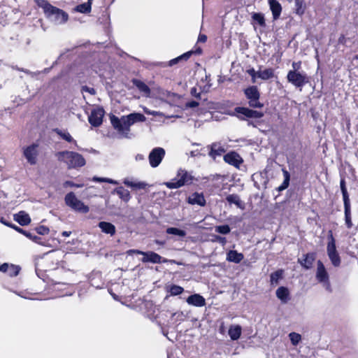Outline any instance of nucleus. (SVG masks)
<instances>
[{
    "mask_svg": "<svg viewBox=\"0 0 358 358\" xmlns=\"http://www.w3.org/2000/svg\"><path fill=\"white\" fill-rule=\"evenodd\" d=\"M146 117L141 113H132L128 115H123L120 118L115 115H110V121L113 128L123 137L128 138L130 127L136 122H145Z\"/></svg>",
    "mask_w": 358,
    "mask_h": 358,
    "instance_id": "obj_1",
    "label": "nucleus"
},
{
    "mask_svg": "<svg viewBox=\"0 0 358 358\" xmlns=\"http://www.w3.org/2000/svg\"><path fill=\"white\" fill-rule=\"evenodd\" d=\"M39 7L43 8L45 17L55 24H62L69 19V15L62 9L52 6L45 0H36Z\"/></svg>",
    "mask_w": 358,
    "mask_h": 358,
    "instance_id": "obj_2",
    "label": "nucleus"
},
{
    "mask_svg": "<svg viewBox=\"0 0 358 358\" xmlns=\"http://www.w3.org/2000/svg\"><path fill=\"white\" fill-rule=\"evenodd\" d=\"M59 161L65 163L69 169H77L85 165V159L79 153L73 151H62L57 154Z\"/></svg>",
    "mask_w": 358,
    "mask_h": 358,
    "instance_id": "obj_3",
    "label": "nucleus"
},
{
    "mask_svg": "<svg viewBox=\"0 0 358 358\" xmlns=\"http://www.w3.org/2000/svg\"><path fill=\"white\" fill-rule=\"evenodd\" d=\"M192 180V176L187 171L180 169L178 171L177 176L171 181L165 182L164 185L169 189H177L190 184Z\"/></svg>",
    "mask_w": 358,
    "mask_h": 358,
    "instance_id": "obj_4",
    "label": "nucleus"
},
{
    "mask_svg": "<svg viewBox=\"0 0 358 358\" xmlns=\"http://www.w3.org/2000/svg\"><path fill=\"white\" fill-rule=\"evenodd\" d=\"M64 201L66 206L76 212L87 213L90 210V208L79 200L72 192L65 196Z\"/></svg>",
    "mask_w": 358,
    "mask_h": 358,
    "instance_id": "obj_5",
    "label": "nucleus"
},
{
    "mask_svg": "<svg viewBox=\"0 0 358 358\" xmlns=\"http://www.w3.org/2000/svg\"><path fill=\"white\" fill-rule=\"evenodd\" d=\"M327 252L331 264L334 266H339L341 264V257L336 250V241L331 231H329L328 234Z\"/></svg>",
    "mask_w": 358,
    "mask_h": 358,
    "instance_id": "obj_6",
    "label": "nucleus"
},
{
    "mask_svg": "<svg viewBox=\"0 0 358 358\" xmlns=\"http://www.w3.org/2000/svg\"><path fill=\"white\" fill-rule=\"evenodd\" d=\"M244 94L248 100L249 106L255 108H261L263 103L259 101L260 93L257 86H251L244 90Z\"/></svg>",
    "mask_w": 358,
    "mask_h": 358,
    "instance_id": "obj_7",
    "label": "nucleus"
},
{
    "mask_svg": "<svg viewBox=\"0 0 358 358\" xmlns=\"http://www.w3.org/2000/svg\"><path fill=\"white\" fill-rule=\"evenodd\" d=\"M287 79L289 83L296 87H302L308 83V77L306 73L301 71H288Z\"/></svg>",
    "mask_w": 358,
    "mask_h": 358,
    "instance_id": "obj_8",
    "label": "nucleus"
},
{
    "mask_svg": "<svg viewBox=\"0 0 358 358\" xmlns=\"http://www.w3.org/2000/svg\"><path fill=\"white\" fill-rule=\"evenodd\" d=\"M23 156L27 162L31 165H35L37 163L38 156L39 154L38 145L33 143L30 145L23 148Z\"/></svg>",
    "mask_w": 358,
    "mask_h": 358,
    "instance_id": "obj_9",
    "label": "nucleus"
},
{
    "mask_svg": "<svg viewBox=\"0 0 358 358\" xmlns=\"http://www.w3.org/2000/svg\"><path fill=\"white\" fill-rule=\"evenodd\" d=\"M165 150L160 147L153 148L149 155V164L152 168H156L159 166L165 156Z\"/></svg>",
    "mask_w": 358,
    "mask_h": 358,
    "instance_id": "obj_10",
    "label": "nucleus"
},
{
    "mask_svg": "<svg viewBox=\"0 0 358 358\" xmlns=\"http://www.w3.org/2000/svg\"><path fill=\"white\" fill-rule=\"evenodd\" d=\"M316 278L320 283L322 284L323 287L327 291L331 292V287L329 280V275L324 268V264L320 260L317 262Z\"/></svg>",
    "mask_w": 358,
    "mask_h": 358,
    "instance_id": "obj_11",
    "label": "nucleus"
},
{
    "mask_svg": "<svg viewBox=\"0 0 358 358\" xmlns=\"http://www.w3.org/2000/svg\"><path fill=\"white\" fill-rule=\"evenodd\" d=\"M235 112L237 114V117L240 120H246L247 118L259 119L264 116V113L262 112L245 107H236Z\"/></svg>",
    "mask_w": 358,
    "mask_h": 358,
    "instance_id": "obj_12",
    "label": "nucleus"
},
{
    "mask_svg": "<svg viewBox=\"0 0 358 358\" xmlns=\"http://www.w3.org/2000/svg\"><path fill=\"white\" fill-rule=\"evenodd\" d=\"M103 115L104 110L102 108H94L88 117L89 122L94 127H99L102 123Z\"/></svg>",
    "mask_w": 358,
    "mask_h": 358,
    "instance_id": "obj_13",
    "label": "nucleus"
},
{
    "mask_svg": "<svg viewBox=\"0 0 358 358\" xmlns=\"http://www.w3.org/2000/svg\"><path fill=\"white\" fill-rule=\"evenodd\" d=\"M141 261L143 263L150 262L152 264H160L167 262L166 259L163 258L155 252H144Z\"/></svg>",
    "mask_w": 358,
    "mask_h": 358,
    "instance_id": "obj_14",
    "label": "nucleus"
},
{
    "mask_svg": "<svg viewBox=\"0 0 358 358\" xmlns=\"http://www.w3.org/2000/svg\"><path fill=\"white\" fill-rule=\"evenodd\" d=\"M224 160L226 163L238 168L243 163L241 157L235 152H231L224 156Z\"/></svg>",
    "mask_w": 358,
    "mask_h": 358,
    "instance_id": "obj_15",
    "label": "nucleus"
},
{
    "mask_svg": "<svg viewBox=\"0 0 358 358\" xmlns=\"http://www.w3.org/2000/svg\"><path fill=\"white\" fill-rule=\"evenodd\" d=\"M225 152V149L220 143H214L210 146L209 156L213 159H215L218 156H221Z\"/></svg>",
    "mask_w": 358,
    "mask_h": 358,
    "instance_id": "obj_16",
    "label": "nucleus"
},
{
    "mask_svg": "<svg viewBox=\"0 0 358 358\" xmlns=\"http://www.w3.org/2000/svg\"><path fill=\"white\" fill-rule=\"evenodd\" d=\"M187 303L189 305L196 306V307H202L206 305L205 299L198 294H194L190 295L186 300Z\"/></svg>",
    "mask_w": 358,
    "mask_h": 358,
    "instance_id": "obj_17",
    "label": "nucleus"
},
{
    "mask_svg": "<svg viewBox=\"0 0 358 358\" xmlns=\"http://www.w3.org/2000/svg\"><path fill=\"white\" fill-rule=\"evenodd\" d=\"M188 203L192 205L197 204L200 206H204L206 199L203 194L195 192L188 197Z\"/></svg>",
    "mask_w": 358,
    "mask_h": 358,
    "instance_id": "obj_18",
    "label": "nucleus"
},
{
    "mask_svg": "<svg viewBox=\"0 0 358 358\" xmlns=\"http://www.w3.org/2000/svg\"><path fill=\"white\" fill-rule=\"evenodd\" d=\"M268 3L272 12L273 20L278 19L282 12V6L280 3L277 0H269Z\"/></svg>",
    "mask_w": 358,
    "mask_h": 358,
    "instance_id": "obj_19",
    "label": "nucleus"
},
{
    "mask_svg": "<svg viewBox=\"0 0 358 358\" xmlns=\"http://www.w3.org/2000/svg\"><path fill=\"white\" fill-rule=\"evenodd\" d=\"M98 226L103 233L109 234L111 236H113L116 232L115 225L110 222L102 221L99 223Z\"/></svg>",
    "mask_w": 358,
    "mask_h": 358,
    "instance_id": "obj_20",
    "label": "nucleus"
},
{
    "mask_svg": "<svg viewBox=\"0 0 358 358\" xmlns=\"http://www.w3.org/2000/svg\"><path fill=\"white\" fill-rule=\"evenodd\" d=\"M303 259H299V262L301 264L302 266H303L306 269H309L312 267L313 262L315 261V254L313 253H308L305 255Z\"/></svg>",
    "mask_w": 358,
    "mask_h": 358,
    "instance_id": "obj_21",
    "label": "nucleus"
},
{
    "mask_svg": "<svg viewBox=\"0 0 358 358\" xmlns=\"http://www.w3.org/2000/svg\"><path fill=\"white\" fill-rule=\"evenodd\" d=\"M15 220L22 226L27 225L31 222L29 215L24 211H20L15 215Z\"/></svg>",
    "mask_w": 358,
    "mask_h": 358,
    "instance_id": "obj_22",
    "label": "nucleus"
},
{
    "mask_svg": "<svg viewBox=\"0 0 358 358\" xmlns=\"http://www.w3.org/2000/svg\"><path fill=\"white\" fill-rule=\"evenodd\" d=\"M244 258L242 253L238 252L236 250H230L227 253V259L229 262H234L236 264L240 263Z\"/></svg>",
    "mask_w": 358,
    "mask_h": 358,
    "instance_id": "obj_23",
    "label": "nucleus"
},
{
    "mask_svg": "<svg viewBox=\"0 0 358 358\" xmlns=\"http://www.w3.org/2000/svg\"><path fill=\"white\" fill-rule=\"evenodd\" d=\"M343 204L345 224L348 229H350L352 227L350 202L343 203Z\"/></svg>",
    "mask_w": 358,
    "mask_h": 358,
    "instance_id": "obj_24",
    "label": "nucleus"
},
{
    "mask_svg": "<svg viewBox=\"0 0 358 358\" xmlns=\"http://www.w3.org/2000/svg\"><path fill=\"white\" fill-rule=\"evenodd\" d=\"M132 82L141 92L143 93L146 96H150V89L145 83L137 79H134Z\"/></svg>",
    "mask_w": 358,
    "mask_h": 358,
    "instance_id": "obj_25",
    "label": "nucleus"
},
{
    "mask_svg": "<svg viewBox=\"0 0 358 358\" xmlns=\"http://www.w3.org/2000/svg\"><path fill=\"white\" fill-rule=\"evenodd\" d=\"M276 296L282 303H287L289 300V290L285 287H280L276 290Z\"/></svg>",
    "mask_w": 358,
    "mask_h": 358,
    "instance_id": "obj_26",
    "label": "nucleus"
},
{
    "mask_svg": "<svg viewBox=\"0 0 358 358\" xmlns=\"http://www.w3.org/2000/svg\"><path fill=\"white\" fill-rule=\"evenodd\" d=\"M228 334L231 340H238L241 335V327L240 325L231 326L229 329Z\"/></svg>",
    "mask_w": 358,
    "mask_h": 358,
    "instance_id": "obj_27",
    "label": "nucleus"
},
{
    "mask_svg": "<svg viewBox=\"0 0 358 358\" xmlns=\"http://www.w3.org/2000/svg\"><path fill=\"white\" fill-rule=\"evenodd\" d=\"M275 76L274 69L272 68L265 69L258 71V78L266 80L273 78Z\"/></svg>",
    "mask_w": 358,
    "mask_h": 358,
    "instance_id": "obj_28",
    "label": "nucleus"
},
{
    "mask_svg": "<svg viewBox=\"0 0 358 358\" xmlns=\"http://www.w3.org/2000/svg\"><path fill=\"white\" fill-rule=\"evenodd\" d=\"M113 193L117 194L124 201L127 202L131 199L129 192L123 187H119L114 189Z\"/></svg>",
    "mask_w": 358,
    "mask_h": 358,
    "instance_id": "obj_29",
    "label": "nucleus"
},
{
    "mask_svg": "<svg viewBox=\"0 0 358 358\" xmlns=\"http://www.w3.org/2000/svg\"><path fill=\"white\" fill-rule=\"evenodd\" d=\"M92 1L87 0V2L78 5L74 10L80 13H89L92 10Z\"/></svg>",
    "mask_w": 358,
    "mask_h": 358,
    "instance_id": "obj_30",
    "label": "nucleus"
},
{
    "mask_svg": "<svg viewBox=\"0 0 358 358\" xmlns=\"http://www.w3.org/2000/svg\"><path fill=\"white\" fill-rule=\"evenodd\" d=\"M282 171V173H283V176H284V181L281 184V185H280L278 188V191H280V192H281L288 187L289 184V180H290L289 173L286 169H284Z\"/></svg>",
    "mask_w": 358,
    "mask_h": 358,
    "instance_id": "obj_31",
    "label": "nucleus"
},
{
    "mask_svg": "<svg viewBox=\"0 0 358 358\" xmlns=\"http://www.w3.org/2000/svg\"><path fill=\"white\" fill-rule=\"evenodd\" d=\"M283 271L282 270H278L271 274L270 281L272 285H276L278 284L279 280L282 278Z\"/></svg>",
    "mask_w": 358,
    "mask_h": 358,
    "instance_id": "obj_32",
    "label": "nucleus"
},
{
    "mask_svg": "<svg viewBox=\"0 0 358 358\" xmlns=\"http://www.w3.org/2000/svg\"><path fill=\"white\" fill-rule=\"evenodd\" d=\"M56 133L59 135L64 140L69 142V143H73L75 145L77 146L76 141L73 138V137L71 136V134L66 131H62L60 129H55Z\"/></svg>",
    "mask_w": 358,
    "mask_h": 358,
    "instance_id": "obj_33",
    "label": "nucleus"
},
{
    "mask_svg": "<svg viewBox=\"0 0 358 358\" xmlns=\"http://www.w3.org/2000/svg\"><path fill=\"white\" fill-rule=\"evenodd\" d=\"M340 187L343 194V203L350 202L349 194L345 185V181L344 178H341L340 182Z\"/></svg>",
    "mask_w": 358,
    "mask_h": 358,
    "instance_id": "obj_34",
    "label": "nucleus"
},
{
    "mask_svg": "<svg viewBox=\"0 0 358 358\" xmlns=\"http://www.w3.org/2000/svg\"><path fill=\"white\" fill-rule=\"evenodd\" d=\"M124 184L128 187L136 188V189H144L146 187V184L143 182H134L131 181L129 179H125L124 180Z\"/></svg>",
    "mask_w": 358,
    "mask_h": 358,
    "instance_id": "obj_35",
    "label": "nucleus"
},
{
    "mask_svg": "<svg viewBox=\"0 0 358 358\" xmlns=\"http://www.w3.org/2000/svg\"><path fill=\"white\" fill-rule=\"evenodd\" d=\"M193 52L192 51H189V52H187L185 53H184L183 55L175 58V59H173L169 61V66H173L174 64H177L179 61L180 60H187L190 56L192 55Z\"/></svg>",
    "mask_w": 358,
    "mask_h": 358,
    "instance_id": "obj_36",
    "label": "nucleus"
},
{
    "mask_svg": "<svg viewBox=\"0 0 358 358\" xmlns=\"http://www.w3.org/2000/svg\"><path fill=\"white\" fill-rule=\"evenodd\" d=\"M226 199L229 203H234L241 208V201L237 194H229L227 196Z\"/></svg>",
    "mask_w": 358,
    "mask_h": 358,
    "instance_id": "obj_37",
    "label": "nucleus"
},
{
    "mask_svg": "<svg viewBox=\"0 0 358 358\" xmlns=\"http://www.w3.org/2000/svg\"><path fill=\"white\" fill-rule=\"evenodd\" d=\"M166 231L168 234H173L180 237H184L186 235V232L185 231L175 227H169L166 229Z\"/></svg>",
    "mask_w": 358,
    "mask_h": 358,
    "instance_id": "obj_38",
    "label": "nucleus"
},
{
    "mask_svg": "<svg viewBox=\"0 0 358 358\" xmlns=\"http://www.w3.org/2000/svg\"><path fill=\"white\" fill-rule=\"evenodd\" d=\"M289 338L292 344L296 346L301 341V336L296 332H291L289 334Z\"/></svg>",
    "mask_w": 358,
    "mask_h": 358,
    "instance_id": "obj_39",
    "label": "nucleus"
},
{
    "mask_svg": "<svg viewBox=\"0 0 358 358\" xmlns=\"http://www.w3.org/2000/svg\"><path fill=\"white\" fill-rule=\"evenodd\" d=\"M296 13L302 15L305 11V6L303 0H294Z\"/></svg>",
    "mask_w": 358,
    "mask_h": 358,
    "instance_id": "obj_40",
    "label": "nucleus"
},
{
    "mask_svg": "<svg viewBox=\"0 0 358 358\" xmlns=\"http://www.w3.org/2000/svg\"><path fill=\"white\" fill-rule=\"evenodd\" d=\"M252 18L256 21L260 26H265V20L263 14L260 13H254Z\"/></svg>",
    "mask_w": 358,
    "mask_h": 358,
    "instance_id": "obj_41",
    "label": "nucleus"
},
{
    "mask_svg": "<svg viewBox=\"0 0 358 358\" xmlns=\"http://www.w3.org/2000/svg\"><path fill=\"white\" fill-rule=\"evenodd\" d=\"M92 180L94 182H108L113 185H117L119 182L117 180H113L111 178H100L94 176L92 178Z\"/></svg>",
    "mask_w": 358,
    "mask_h": 358,
    "instance_id": "obj_42",
    "label": "nucleus"
},
{
    "mask_svg": "<svg viewBox=\"0 0 358 358\" xmlns=\"http://www.w3.org/2000/svg\"><path fill=\"white\" fill-rule=\"evenodd\" d=\"M184 291V289L179 286V285H173L172 286H171L170 287V293L171 295L173 296H177V295H179L180 294H182Z\"/></svg>",
    "mask_w": 358,
    "mask_h": 358,
    "instance_id": "obj_43",
    "label": "nucleus"
},
{
    "mask_svg": "<svg viewBox=\"0 0 358 358\" xmlns=\"http://www.w3.org/2000/svg\"><path fill=\"white\" fill-rule=\"evenodd\" d=\"M215 232H217L219 234H227L230 232V227H229V225H227V224L217 226L215 228Z\"/></svg>",
    "mask_w": 358,
    "mask_h": 358,
    "instance_id": "obj_44",
    "label": "nucleus"
},
{
    "mask_svg": "<svg viewBox=\"0 0 358 358\" xmlns=\"http://www.w3.org/2000/svg\"><path fill=\"white\" fill-rule=\"evenodd\" d=\"M185 315L182 312H176L172 315V320L176 322H180L184 320Z\"/></svg>",
    "mask_w": 358,
    "mask_h": 358,
    "instance_id": "obj_45",
    "label": "nucleus"
},
{
    "mask_svg": "<svg viewBox=\"0 0 358 358\" xmlns=\"http://www.w3.org/2000/svg\"><path fill=\"white\" fill-rule=\"evenodd\" d=\"M36 231L40 235H46L49 233L50 229L47 227L41 225L36 228Z\"/></svg>",
    "mask_w": 358,
    "mask_h": 358,
    "instance_id": "obj_46",
    "label": "nucleus"
},
{
    "mask_svg": "<svg viewBox=\"0 0 358 358\" xmlns=\"http://www.w3.org/2000/svg\"><path fill=\"white\" fill-rule=\"evenodd\" d=\"M9 268H10L8 272L10 276H16L18 274L20 271V268L18 266L10 265Z\"/></svg>",
    "mask_w": 358,
    "mask_h": 358,
    "instance_id": "obj_47",
    "label": "nucleus"
},
{
    "mask_svg": "<svg viewBox=\"0 0 358 358\" xmlns=\"http://www.w3.org/2000/svg\"><path fill=\"white\" fill-rule=\"evenodd\" d=\"M247 72L251 76L252 83H255L256 78H258V71H256L254 69H250Z\"/></svg>",
    "mask_w": 358,
    "mask_h": 358,
    "instance_id": "obj_48",
    "label": "nucleus"
},
{
    "mask_svg": "<svg viewBox=\"0 0 358 358\" xmlns=\"http://www.w3.org/2000/svg\"><path fill=\"white\" fill-rule=\"evenodd\" d=\"M63 185L64 187H78H78H83V184H76V183H74L73 182L69 181V180L64 182Z\"/></svg>",
    "mask_w": 358,
    "mask_h": 358,
    "instance_id": "obj_49",
    "label": "nucleus"
},
{
    "mask_svg": "<svg viewBox=\"0 0 358 358\" xmlns=\"http://www.w3.org/2000/svg\"><path fill=\"white\" fill-rule=\"evenodd\" d=\"M143 111L148 114V115H153V116H162V113L159 112V111H155V110H149L148 108H143Z\"/></svg>",
    "mask_w": 358,
    "mask_h": 358,
    "instance_id": "obj_50",
    "label": "nucleus"
},
{
    "mask_svg": "<svg viewBox=\"0 0 358 358\" xmlns=\"http://www.w3.org/2000/svg\"><path fill=\"white\" fill-rule=\"evenodd\" d=\"M292 69L289 71H300L301 67V62H293L292 64Z\"/></svg>",
    "mask_w": 358,
    "mask_h": 358,
    "instance_id": "obj_51",
    "label": "nucleus"
},
{
    "mask_svg": "<svg viewBox=\"0 0 358 358\" xmlns=\"http://www.w3.org/2000/svg\"><path fill=\"white\" fill-rule=\"evenodd\" d=\"M82 92H88L89 94L94 95L96 94V90L93 87H90L88 86H83Z\"/></svg>",
    "mask_w": 358,
    "mask_h": 358,
    "instance_id": "obj_52",
    "label": "nucleus"
},
{
    "mask_svg": "<svg viewBox=\"0 0 358 358\" xmlns=\"http://www.w3.org/2000/svg\"><path fill=\"white\" fill-rule=\"evenodd\" d=\"M25 236L31 240L33 242L38 240V236L30 231H27Z\"/></svg>",
    "mask_w": 358,
    "mask_h": 358,
    "instance_id": "obj_53",
    "label": "nucleus"
},
{
    "mask_svg": "<svg viewBox=\"0 0 358 358\" xmlns=\"http://www.w3.org/2000/svg\"><path fill=\"white\" fill-rule=\"evenodd\" d=\"M143 251L138 250H129L127 251V254L128 255H132L133 254H138V255H143Z\"/></svg>",
    "mask_w": 358,
    "mask_h": 358,
    "instance_id": "obj_54",
    "label": "nucleus"
},
{
    "mask_svg": "<svg viewBox=\"0 0 358 358\" xmlns=\"http://www.w3.org/2000/svg\"><path fill=\"white\" fill-rule=\"evenodd\" d=\"M347 41L348 39L345 37L344 35H341L338 38V44H341L343 45H347Z\"/></svg>",
    "mask_w": 358,
    "mask_h": 358,
    "instance_id": "obj_55",
    "label": "nucleus"
},
{
    "mask_svg": "<svg viewBox=\"0 0 358 358\" xmlns=\"http://www.w3.org/2000/svg\"><path fill=\"white\" fill-rule=\"evenodd\" d=\"M190 94L195 96L196 98H200V92H197V90L196 87H192L190 90Z\"/></svg>",
    "mask_w": 358,
    "mask_h": 358,
    "instance_id": "obj_56",
    "label": "nucleus"
},
{
    "mask_svg": "<svg viewBox=\"0 0 358 358\" xmlns=\"http://www.w3.org/2000/svg\"><path fill=\"white\" fill-rule=\"evenodd\" d=\"M199 106V103L196 101H189L186 103V106L188 108H195Z\"/></svg>",
    "mask_w": 358,
    "mask_h": 358,
    "instance_id": "obj_57",
    "label": "nucleus"
},
{
    "mask_svg": "<svg viewBox=\"0 0 358 358\" xmlns=\"http://www.w3.org/2000/svg\"><path fill=\"white\" fill-rule=\"evenodd\" d=\"M9 267H10V266L8 264H6V263L0 265V271L8 272V269L10 268Z\"/></svg>",
    "mask_w": 358,
    "mask_h": 358,
    "instance_id": "obj_58",
    "label": "nucleus"
},
{
    "mask_svg": "<svg viewBox=\"0 0 358 358\" xmlns=\"http://www.w3.org/2000/svg\"><path fill=\"white\" fill-rule=\"evenodd\" d=\"M34 243H38L41 245L48 246L45 241L43 239L38 236V240L35 241Z\"/></svg>",
    "mask_w": 358,
    "mask_h": 358,
    "instance_id": "obj_59",
    "label": "nucleus"
},
{
    "mask_svg": "<svg viewBox=\"0 0 358 358\" xmlns=\"http://www.w3.org/2000/svg\"><path fill=\"white\" fill-rule=\"evenodd\" d=\"M13 229H14L15 230H16L17 232H19V233H20V234H23V235H24V236H25V235H26V234L27 233V231L24 230L23 229H22V228H20V227H19L13 226Z\"/></svg>",
    "mask_w": 358,
    "mask_h": 358,
    "instance_id": "obj_60",
    "label": "nucleus"
},
{
    "mask_svg": "<svg viewBox=\"0 0 358 358\" xmlns=\"http://www.w3.org/2000/svg\"><path fill=\"white\" fill-rule=\"evenodd\" d=\"M206 40H207V36L206 35H204V34H199V38H198V41L199 42L204 43V42L206 41Z\"/></svg>",
    "mask_w": 358,
    "mask_h": 358,
    "instance_id": "obj_61",
    "label": "nucleus"
},
{
    "mask_svg": "<svg viewBox=\"0 0 358 358\" xmlns=\"http://www.w3.org/2000/svg\"><path fill=\"white\" fill-rule=\"evenodd\" d=\"M216 239L223 245L226 243V238L224 237L217 236Z\"/></svg>",
    "mask_w": 358,
    "mask_h": 358,
    "instance_id": "obj_62",
    "label": "nucleus"
},
{
    "mask_svg": "<svg viewBox=\"0 0 358 358\" xmlns=\"http://www.w3.org/2000/svg\"><path fill=\"white\" fill-rule=\"evenodd\" d=\"M136 161H143L145 159V157L142 154H137L135 157Z\"/></svg>",
    "mask_w": 358,
    "mask_h": 358,
    "instance_id": "obj_63",
    "label": "nucleus"
},
{
    "mask_svg": "<svg viewBox=\"0 0 358 358\" xmlns=\"http://www.w3.org/2000/svg\"><path fill=\"white\" fill-rule=\"evenodd\" d=\"M71 234V231H64L62 232V234L63 236L68 237V236H70Z\"/></svg>",
    "mask_w": 358,
    "mask_h": 358,
    "instance_id": "obj_64",
    "label": "nucleus"
}]
</instances>
